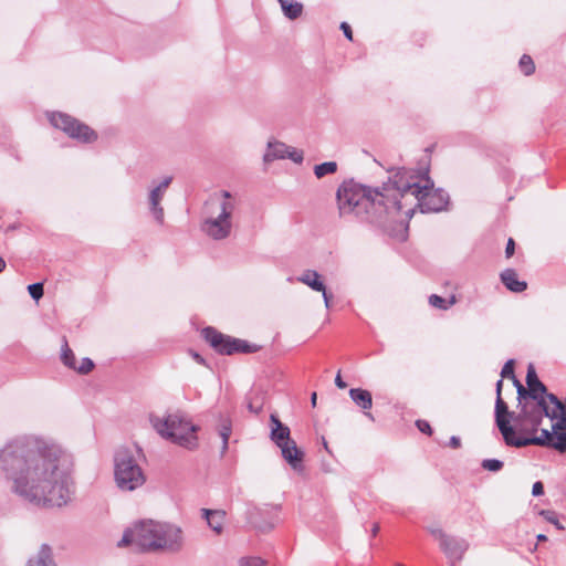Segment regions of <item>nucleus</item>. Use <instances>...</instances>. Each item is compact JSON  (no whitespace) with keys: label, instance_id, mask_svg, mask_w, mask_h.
<instances>
[{"label":"nucleus","instance_id":"1","mask_svg":"<svg viewBox=\"0 0 566 566\" xmlns=\"http://www.w3.org/2000/svg\"><path fill=\"white\" fill-rule=\"evenodd\" d=\"M0 470L10 491L32 504L62 507L75 492L71 454L36 436L8 441L0 449Z\"/></svg>","mask_w":566,"mask_h":566},{"label":"nucleus","instance_id":"2","mask_svg":"<svg viewBox=\"0 0 566 566\" xmlns=\"http://www.w3.org/2000/svg\"><path fill=\"white\" fill-rule=\"evenodd\" d=\"M339 214L355 216L364 221L386 228L389 221H394L392 174L388 181L380 187L371 188L354 180L344 181L336 193Z\"/></svg>","mask_w":566,"mask_h":566},{"label":"nucleus","instance_id":"3","mask_svg":"<svg viewBox=\"0 0 566 566\" xmlns=\"http://www.w3.org/2000/svg\"><path fill=\"white\" fill-rule=\"evenodd\" d=\"M394 221L399 216L409 220L419 209L422 213L440 212L449 205V195L440 188H434L432 180L427 176L407 168H397L392 171Z\"/></svg>","mask_w":566,"mask_h":566},{"label":"nucleus","instance_id":"4","mask_svg":"<svg viewBox=\"0 0 566 566\" xmlns=\"http://www.w3.org/2000/svg\"><path fill=\"white\" fill-rule=\"evenodd\" d=\"M235 207L237 200L229 191L214 193L206 203L207 217L201 222V231L216 241L227 239L232 231Z\"/></svg>","mask_w":566,"mask_h":566},{"label":"nucleus","instance_id":"5","mask_svg":"<svg viewBox=\"0 0 566 566\" xmlns=\"http://www.w3.org/2000/svg\"><path fill=\"white\" fill-rule=\"evenodd\" d=\"M149 422L161 438L189 450L197 448L198 438L196 432L198 427L192 424L184 413L178 411L164 418L150 415Z\"/></svg>","mask_w":566,"mask_h":566},{"label":"nucleus","instance_id":"6","mask_svg":"<svg viewBox=\"0 0 566 566\" xmlns=\"http://www.w3.org/2000/svg\"><path fill=\"white\" fill-rule=\"evenodd\" d=\"M138 448H119L114 455V478L116 485L125 492H132L146 482V476L138 464Z\"/></svg>","mask_w":566,"mask_h":566},{"label":"nucleus","instance_id":"7","mask_svg":"<svg viewBox=\"0 0 566 566\" xmlns=\"http://www.w3.org/2000/svg\"><path fill=\"white\" fill-rule=\"evenodd\" d=\"M551 411L552 408L547 403L525 405L516 416L512 412L507 418L514 422L512 427L514 428L515 437H533L537 432L543 418H549Z\"/></svg>","mask_w":566,"mask_h":566},{"label":"nucleus","instance_id":"8","mask_svg":"<svg viewBox=\"0 0 566 566\" xmlns=\"http://www.w3.org/2000/svg\"><path fill=\"white\" fill-rule=\"evenodd\" d=\"M160 523L161 522L153 520L139 522L133 528L124 532L122 539L118 542V546L123 547L134 543L142 551L155 552Z\"/></svg>","mask_w":566,"mask_h":566},{"label":"nucleus","instance_id":"9","mask_svg":"<svg viewBox=\"0 0 566 566\" xmlns=\"http://www.w3.org/2000/svg\"><path fill=\"white\" fill-rule=\"evenodd\" d=\"M201 334L205 340L221 355H232L234 353H253L256 350L255 345H251L245 340L224 335L210 326L205 327Z\"/></svg>","mask_w":566,"mask_h":566},{"label":"nucleus","instance_id":"10","mask_svg":"<svg viewBox=\"0 0 566 566\" xmlns=\"http://www.w3.org/2000/svg\"><path fill=\"white\" fill-rule=\"evenodd\" d=\"M49 120L55 128L63 130L67 136L78 142L93 143L97 139V135L93 129L67 114L51 113Z\"/></svg>","mask_w":566,"mask_h":566},{"label":"nucleus","instance_id":"11","mask_svg":"<svg viewBox=\"0 0 566 566\" xmlns=\"http://www.w3.org/2000/svg\"><path fill=\"white\" fill-rule=\"evenodd\" d=\"M547 398L553 405L549 418L557 420V422L553 424L554 441L551 443V447L559 452H564L566 450V405L554 394L547 395Z\"/></svg>","mask_w":566,"mask_h":566},{"label":"nucleus","instance_id":"12","mask_svg":"<svg viewBox=\"0 0 566 566\" xmlns=\"http://www.w3.org/2000/svg\"><path fill=\"white\" fill-rule=\"evenodd\" d=\"M184 546L182 530L171 523H160L159 536L156 542V551L179 552Z\"/></svg>","mask_w":566,"mask_h":566},{"label":"nucleus","instance_id":"13","mask_svg":"<svg viewBox=\"0 0 566 566\" xmlns=\"http://www.w3.org/2000/svg\"><path fill=\"white\" fill-rule=\"evenodd\" d=\"M172 181L171 176L165 177L159 184L154 186L148 193V209L157 224L163 226L165 223V211L161 206V201L166 195L169 185Z\"/></svg>","mask_w":566,"mask_h":566},{"label":"nucleus","instance_id":"14","mask_svg":"<svg viewBox=\"0 0 566 566\" xmlns=\"http://www.w3.org/2000/svg\"><path fill=\"white\" fill-rule=\"evenodd\" d=\"M280 505L265 504L249 509L247 515L249 522L261 532H268L274 527L273 514L280 511Z\"/></svg>","mask_w":566,"mask_h":566},{"label":"nucleus","instance_id":"15","mask_svg":"<svg viewBox=\"0 0 566 566\" xmlns=\"http://www.w3.org/2000/svg\"><path fill=\"white\" fill-rule=\"evenodd\" d=\"M509 431L501 433L505 443L510 447L522 448L531 444L535 446H549L554 441V432L551 433L547 429H542L541 436L536 437H515V431L512 424L509 423Z\"/></svg>","mask_w":566,"mask_h":566},{"label":"nucleus","instance_id":"16","mask_svg":"<svg viewBox=\"0 0 566 566\" xmlns=\"http://www.w3.org/2000/svg\"><path fill=\"white\" fill-rule=\"evenodd\" d=\"M440 549L449 559L451 566L460 562L469 548V542L465 538L448 535L439 545Z\"/></svg>","mask_w":566,"mask_h":566},{"label":"nucleus","instance_id":"17","mask_svg":"<svg viewBox=\"0 0 566 566\" xmlns=\"http://www.w3.org/2000/svg\"><path fill=\"white\" fill-rule=\"evenodd\" d=\"M503 380L500 379L496 382V401H495V422L501 433L509 431L510 417L512 412L509 410L506 402L502 399Z\"/></svg>","mask_w":566,"mask_h":566},{"label":"nucleus","instance_id":"18","mask_svg":"<svg viewBox=\"0 0 566 566\" xmlns=\"http://www.w3.org/2000/svg\"><path fill=\"white\" fill-rule=\"evenodd\" d=\"M281 446L282 447L279 448L281 449L283 459L293 470L301 471L303 469L304 453L297 448L296 442L291 439L289 440V443H283Z\"/></svg>","mask_w":566,"mask_h":566},{"label":"nucleus","instance_id":"19","mask_svg":"<svg viewBox=\"0 0 566 566\" xmlns=\"http://www.w3.org/2000/svg\"><path fill=\"white\" fill-rule=\"evenodd\" d=\"M271 432L270 439L275 443L276 447H282L283 443H289L291 440V431L287 426L281 422L276 415L270 416Z\"/></svg>","mask_w":566,"mask_h":566},{"label":"nucleus","instance_id":"20","mask_svg":"<svg viewBox=\"0 0 566 566\" xmlns=\"http://www.w3.org/2000/svg\"><path fill=\"white\" fill-rule=\"evenodd\" d=\"M349 397L353 402L363 410L364 415L368 419L371 421L375 420L374 416L369 412L373 407V397L367 389L352 388L349 389Z\"/></svg>","mask_w":566,"mask_h":566},{"label":"nucleus","instance_id":"21","mask_svg":"<svg viewBox=\"0 0 566 566\" xmlns=\"http://www.w3.org/2000/svg\"><path fill=\"white\" fill-rule=\"evenodd\" d=\"M526 385L531 392L535 396L536 401L541 399V397H544L545 400H548L547 395L549 394L546 391V386L538 379L533 364H530L527 367Z\"/></svg>","mask_w":566,"mask_h":566},{"label":"nucleus","instance_id":"22","mask_svg":"<svg viewBox=\"0 0 566 566\" xmlns=\"http://www.w3.org/2000/svg\"><path fill=\"white\" fill-rule=\"evenodd\" d=\"M25 566H57L53 557L52 547L48 544H42L39 551L28 559Z\"/></svg>","mask_w":566,"mask_h":566},{"label":"nucleus","instance_id":"23","mask_svg":"<svg viewBox=\"0 0 566 566\" xmlns=\"http://www.w3.org/2000/svg\"><path fill=\"white\" fill-rule=\"evenodd\" d=\"M201 516L207 521L208 526L217 534L223 531L226 512L221 510L202 509Z\"/></svg>","mask_w":566,"mask_h":566},{"label":"nucleus","instance_id":"24","mask_svg":"<svg viewBox=\"0 0 566 566\" xmlns=\"http://www.w3.org/2000/svg\"><path fill=\"white\" fill-rule=\"evenodd\" d=\"M289 146L282 142H269L266 151L263 155L264 164H270L274 160L285 159Z\"/></svg>","mask_w":566,"mask_h":566},{"label":"nucleus","instance_id":"25","mask_svg":"<svg viewBox=\"0 0 566 566\" xmlns=\"http://www.w3.org/2000/svg\"><path fill=\"white\" fill-rule=\"evenodd\" d=\"M282 12L289 20H296L303 13V4L298 1L293 0H279Z\"/></svg>","mask_w":566,"mask_h":566},{"label":"nucleus","instance_id":"26","mask_svg":"<svg viewBox=\"0 0 566 566\" xmlns=\"http://www.w3.org/2000/svg\"><path fill=\"white\" fill-rule=\"evenodd\" d=\"M218 433L222 440L221 446V457L226 454L229 448V438L232 433V422L229 418H221L220 424L218 427Z\"/></svg>","mask_w":566,"mask_h":566},{"label":"nucleus","instance_id":"27","mask_svg":"<svg viewBox=\"0 0 566 566\" xmlns=\"http://www.w3.org/2000/svg\"><path fill=\"white\" fill-rule=\"evenodd\" d=\"M516 391L518 400L517 408L520 409H523L525 405L546 403L544 397H541V399L536 401L535 396L531 392L528 388H525L523 385H520Z\"/></svg>","mask_w":566,"mask_h":566},{"label":"nucleus","instance_id":"28","mask_svg":"<svg viewBox=\"0 0 566 566\" xmlns=\"http://www.w3.org/2000/svg\"><path fill=\"white\" fill-rule=\"evenodd\" d=\"M457 298L454 294H451L449 297H442L437 294H432L429 296V304L432 307L439 308V310H448L450 306L455 304Z\"/></svg>","mask_w":566,"mask_h":566},{"label":"nucleus","instance_id":"29","mask_svg":"<svg viewBox=\"0 0 566 566\" xmlns=\"http://www.w3.org/2000/svg\"><path fill=\"white\" fill-rule=\"evenodd\" d=\"M61 360L66 367L71 369L76 368L75 355L70 348L65 337H63V343L61 346Z\"/></svg>","mask_w":566,"mask_h":566},{"label":"nucleus","instance_id":"30","mask_svg":"<svg viewBox=\"0 0 566 566\" xmlns=\"http://www.w3.org/2000/svg\"><path fill=\"white\" fill-rule=\"evenodd\" d=\"M337 171V164L335 161H325L314 167L316 178L321 179L326 175H332Z\"/></svg>","mask_w":566,"mask_h":566},{"label":"nucleus","instance_id":"31","mask_svg":"<svg viewBox=\"0 0 566 566\" xmlns=\"http://www.w3.org/2000/svg\"><path fill=\"white\" fill-rule=\"evenodd\" d=\"M518 67L521 70V72L525 75V76H530L532 75L534 72H535V64H534V61L533 59L527 55V54H523L520 59V62H518Z\"/></svg>","mask_w":566,"mask_h":566},{"label":"nucleus","instance_id":"32","mask_svg":"<svg viewBox=\"0 0 566 566\" xmlns=\"http://www.w3.org/2000/svg\"><path fill=\"white\" fill-rule=\"evenodd\" d=\"M321 275L315 270H305L298 277L300 283H322Z\"/></svg>","mask_w":566,"mask_h":566},{"label":"nucleus","instance_id":"33","mask_svg":"<svg viewBox=\"0 0 566 566\" xmlns=\"http://www.w3.org/2000/svg\"><path fill=\"white\" fill-rule=\"evenodd\" d=\"M504 463L501 460L497 459H484L481 463V467L484 470L491 471V472H499L502 470Z\"/></svg>","mask_w":566,"mask_h":566},{"label":"nucleus","instance_id":"34","mask_svg":"<svg viewBox=\"0 0 566 566\" xmlns=\"http://www.w3.org/2000/svg\"><path fill=\"white\" fill-rule=\"evenodd\" d=\"M427 531L433 536L434 539L439 542V545L449 535L439 525L427 526Z\"/></svg>","mask_w":566,"mask_h":566},{"label":"nucleus","instance_id":"35","mask_svg":"<svg viewBox=\"0 0 566 566\" xmlns=\"http://www.w3.org/2000/svg\"><path fill=\"white\" fill-rule=\"evenodd\" d=\"M427 531L433 536L434 539L439 542V545L449 535L439 525L427 526Z\"/></svg>","mask_w":566,"mask_h":566},{"label":"nucleus","instance_id":"36","mask_svg":"<svg viewBox=\"0 0 566 566\" xmlns=\"http://www.w3.org/2000/svg\"><path fill=\"white\" fill-rule=\"evenodd\" d=\"M501 280L502 283H521V281L517 280V274L515 270L513 269H506L501 273ZM522 283H525L522 281Z\"/></svg>","mask_w":566,"mask_h":566},{"label":"nucleus","instance_id":"37","mask_svg":"<svg viewBox=\"0 0 566 566\" xmlns=\"http://www.w3.org/2000/svg\"><path fill=\"white\" fill-rule=\"evenodd\" d=\"M539 515H542L547 522L554 524L558 530H563V526L558 522L557 514L554 511L542 510Z\"/></svg>","mask_w":566,"mask_h":566},{"label":"nucleus","instance_id":"38","mask_svg":"<svg viewBox=\"0 0 566 566\" xmlns=\"http://www.w3.org/2000/svg\"><path fill=\"white\" fill-rule=\"evenodd\" d=\"M265 562L261 557H241L239 559L240 566H264Z\"/></svg>","mask_w":566,"mask_h":566},{"label":"nucleus","instance_id":"39","mask_svg":"<svg viewBox=\"0 0 566 566\" xmlns=\"http://www.w3.org/2000/svg\"><path fill=\"white\" fill-rule=\"evenodd\" d=\"M94 367V363L91 358H83L81 364L77 366L76 365V368H74V370H76L77 373L80 374H88Z\"/></svg>","mask_w":566,"mask_h":566},{"label":"nucleus","instance_id":"40","mask_svg":"<svg viewBox=\"0 0 566 566\" xmlns=\"http://www.w3.org/2000/svg\"><path fill=\"white\" fill-rule=\"evenodd\" d=\"M515 374H514V359H509L502 370H501V377L502 378H514Z\"/></svg>","mask_w":566,"mask_h":566},{"label":"nucleus","instance_id":"41","mask_svg":"<svg viewBox=\"0 0 566 566\" xmlns=\"http://www.w3.org/2000/svg\"><path fill=\"white\" fill-rule=\"evenodd\" d=\"M312 290L316 291V292H322V295H323V298H324V303H325V306L328 308L331 305H329V302H331V293L326 290V285H308Z\"/></svg>","mask_w":566,"mask_h":566},{"label":"nucleus","instance_id":"42","mask_svg":"<svg viewBox=\"0 0 566 566\" xmlns=\"http://www.w3.org/2000/svg\"><path fill=\"white\" fill-rule=\"evenodd\" d=\"M286 158H290L295 164H301L303 161V158H304L303 157V151L302 150H297L295 148L289 147L287 148Z\"/></svg>","mask_w":566,"mask_h":566},{"label":"nucleus","instance_id":"43","mask_svg":"<svg viewBox=\"0 0 566 566\" xmlns=\"http://www.w3.org/2000/svg\"><path fill=\"white\" fill-rule=\"evenodd\" d=\"M43 287H44V285H28V291H29L30 296L33 300L39 301L43 296V293H44Z\"/></svg>","mask_w":566,"mask_h":566},{"label":"nucleus","instance_id":"44","mask_svg":"<svg viewBox=\"0 0 566 566\" xmlns=\"http://www.w3.org/2000/svg\"><path fill=\"white\" fill-rule=\"evenodd\" d=\"M416 424H417V428L421 432L427 433V434H431V427H430V424L427 421H424V420H417Z\"/></svg>","mask_w":566,"mask_h":566},{"label":"nucleus","instance_id":"45","mask_svg":"<svg viewBox=\"0 0 566 566\" xmlns=\"http://www.w3.org/2000/svg\"><path fill=\"white\" fill-rule=\"evenodd\" d=\"M544 493V485L542 482L537 481L533 484V488H532V494L534 496H539Z\"/></svg>","mask_w":566,"mask_h":566},{"label":"nucleus","instance_id":"46","mask_svg":"<svg viewBox=\"0 0 566 566\" xmlns=\"http://www.w3.org/2000/svg\"><path fill=\"white\" fill-rule=\"evenodd\" d=\"M340 30L343 31L344 35L348 40H353V31H352V28H350V25L348 23L342 22L340 23Z\"/></svg>","mask_w":566,"mask_h":566},{"label":"nucleus","instance_id":"47","mask_svg":"<svg viewBox=\"0 0 566 566\" xmlns=\"http://www.w3.org/2000/svg\"><path fill=\"white\" fill-rule=\"evenodd\" d=\"M191 357L200 365H203V366H207L208 367V364L206 361V359L197 352L195 350H190L189 352Z\"/></svg>","mask_w":566,"mask_h":566},{"label":"nucleus","instance_id":"48","mask_svg":"<svg viewBox=\"0 0 566 566\" xmlns=\"http://www.w3.org/2000/svg\"><path fill=\"white\" fill-rule=\"evenodd\" d=\"M515 243L513 239H509L506 248H505V254L507 258L512 256L514 253Z\"/></svg>","mask_w":566,"mask_h":566},{"label":"nucleus","instance_id":"49","mask_svg":"<svg viewBox=\"0 0 566 566\" xmlns=\"http://www.w3.org/2000/svg\"><path fill=\"white\" fill-rule=\"evenodd\" d=\"M248 409L253 413H259L262 410V405L255 403L253 400H250L248 403Z\"/></svg>","mask_w":566,"mask_h":566},{"label":"nucleus","instance_id":"50","mask_svg":"<svg viewBox=\"0 0 566 566\" xmlns=\"http://www.w3.org/2000/svg\"><path fill=\"white\" fill-rule=\"evenodd\" d=\"M507 290L514 293H522L526 290L527 285H505Z\"/></svg>","mask_w":566,"mask_h":566},{"label":"nucleus","instance_id":"51","mask_svg":"<svg viewBox=\"0 0 566 566\" xmlns=\"http://www.w3.org/2000/svg\"><path fill=\"white\" fill-rule=\"evenodd\" d=\"M450 447L453 448V449H458L461 447V440L459 437L457 436H452L450 438V442H449Z\"/></svg>","mask_w":566,"mask_h":566},{"label":"nucleus","instance_id":"52","mask_svg":"<svg viewBox=\"0 0 566 566\" xmlns=\"http://www.w3.org/2000/svg\"><path fill=\"white\" fill-rule=\"evenodd\" d=\"M335 385L340 388V389H344L347 387V384L340 377V374L338 373L335 377Z\"/></svg>","mask_w":566,"mask_h":566},{"label":"nucleus","instance_id":"53","mask_svg":"<svg viewBox=\"0 0 566 566\" xmlns=\"http://www.w3.org/2000/svg\"><path fill=\"white\" fill-rule=\"evenodd\" d=\"M378 532H379V525L376 523L373 525V528H371L373 536H376Z\"/></svg>","mask_w":566,"mask_h":566},{"label":"nucleus","instance_id":"54","mask_svg":"<svg viewBox=\"0 0 566 566\" xmlns=\"http://www.w3.org/2000/svg\"><path fill=\"white\" fill-rule=\"evenodd\" d=\"M316 399H317V394L313 392L312 396H311V402H312L313 407L316 406Z\"/></svg>","mask_w":566,"mask_h":566},{"label":"nucleus","instance_id":"55","mask_svg":"<svg viewBox=\"0 0 566 566\" xmlns=\"http://www.w3.org/2000/svg\"><path fill=\"white\" fill-rule=\"evenodd\" d=\"M513 380V385L516 387V389H518V386L522 385L521 381L514 376V378H512Z\"/></svg>","mask_w":566,"mask_h":566},{"label":"nucleus","instance_id":"56","mask_svg":"<svg viewBox=\"0 0 566 566\" xmlns=\"http://www.w3.org/2000/svg\"><path fill=\"white\" fill-rule=\"evenodd\" d=\"M6 268V262L2 258H0V272H2Z\"/></svg>","mask_w":566,"mask_h":566},{"label":"nucleus","instance_id":"57","mask_svg":"<svg viewBox=\"0 0 566 566\" xmlns=\"http://www.w3.org/2000/svg\"><path fill=\"white\" fill-rule=\"evenodd\" d=\"M546 539H547L546 535H544V534H538L537 535V541L538 542H543V541H546Z\"/></svg>","mask_w":566,"mask_h":566},{"label":"nucleus","instance_id":"58","mask_svg":"<svg viewBox=\"0 0 566 566\" xmlns=\"http://www.w3.org/2000/svg\"><path fill=\"white\" fill-rule=\"evenodd\" d=\"M323 447L325 448V450L329 451L328 447H327V442H326V440L324 438H323Z\"/></svg>","mask_w":566,"mask_h":566}]
</instances>
